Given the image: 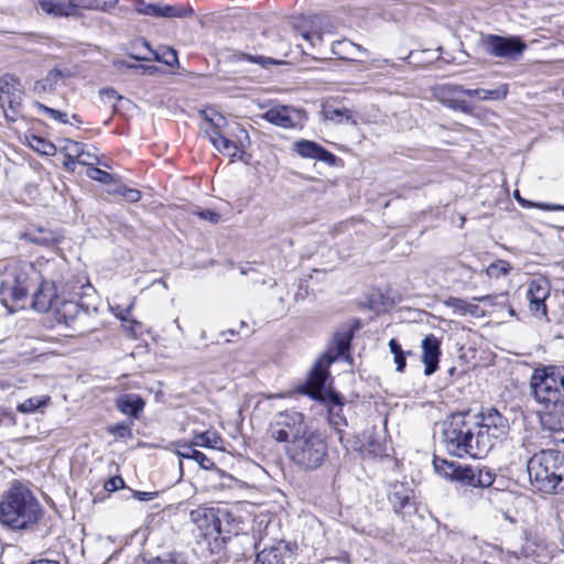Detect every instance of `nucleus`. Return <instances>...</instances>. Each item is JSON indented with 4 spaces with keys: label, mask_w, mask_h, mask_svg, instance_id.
Returning a JSON list of instances; mask_svg holds the SVG:
<instances>
[{
    "label": "nucleus",
    "mask_w": 564,
    "mask_h": 564,
    "mask_svg": "<svg viewBox=\"0 0 564 564\" xmlns=\"http://www.w3.org/2000/svg\"><path fill=\"white\" fill-rule=\"evenodd\" d=\"M246 57H247V59L252 61L254 63H258V64H260V65H262L264 67L267 65H269V64H275L276 63L272 58H267V57H262V56H259V57L246 56Z\"/></svg>",
    "instance_id": "bf43d9fd"
},
{
    "label": "nucleus",
    "mask_w": 564,
    "mask_h": 564,
    "mask_svg": "<svg viewBox=\"0 0 564 564\" xmlns=\"http://www.w3.org/2000/svg\"><path fill=\"white\" fill-rule=\"evenodd\" d=\"M508 431V420L495 409H489L479 416L459 413L444 423L443 443L454 456L482 458Z\"/></svg>",
    "instance_id": "f257e3e1"
},
{
    "label": "nucleus",
    "mask_w": 564,
    "mask_h": 564,
    "mask_svg": "<svg viewBox=\"0 0 564 564\" xmlns=\"http://www.w3.org/2000/svg\"><path fill=\"white\" fill-rule=\"evenodd\" d=\"M134 302H135V301L133 300V301L131 302V304H130L126 310H121V311H119L118 313H116V316H117L118 318H120V316H126V317H128V315L130 314L131 310H132V308H133V306H134Z\"/></svg>",
    "instance_id": "680f3d73"
},
{
    "label": "nucleus",
    "mask_w": 564,
    "mask_h": 564,
    "mask_svg": "<svg viewBox=\"0 0 564 564\" xmlns=\"http://www.w3.org/2000/svg\"><path fill=\"white\" fill-rule=\"evenodd\" d=\"M508 84H501L495 89H466L467 97H477L479 100H503L508 96Z\"/></svg>",
    "instance_id": "c9c22d12"
},
{
    "label": "nucleus",
    "mask_w": 564,
    "mask_h": 564,
    "mask_svg": "<svg viewBox=\"0 0 564 564\" xmlns=\"http://www.w3.org/2000/svg\"><path fill=\"white\" fill-rule=\"evenodd\" d=\"M72 75L73 73L67 68L55 67L44 78L34 83L33 93L36 95L53 93L59 83H63Z\"/></svg>",
    "instance_id": "b1692460"
},
{
    "label": "nucleus",
    "mask_w": 564,
    "mask_h": 564,
    "mask_svg": "<svg viewBox=\"0 0 564 564\" xmlns=\"http://www.w3.org/2000/svg\"><path fill=\"white\" fill-rule=\"evenodd\" d=\"M263 119L280 128L293 129L303 127L306 116L305 112L299 108L274 105L263 113Z\"/></svg>",
    "instance_id": "f8f14e48"
},
{
    "label": "nucleus",
    "mask_w": 564,
    "mask_h": 564,
    "mask_svg": "<svg viewBox=\"0 0 564 564\" xmlns=\"http://www.w3.org/2000/svg\"><path fill=\"white\" fill-rule=\"evenodd\" d=\"M507 294H500V295H484L474 297L471 302L449 296L446 300H444L443 304L451 308L454 315L465 317L470 316L475 318H480L486 315V312L484 308H481L476 302H484L488 303L489 305L495 304V300L497 299H506Z\"/></svg>",
    "instance_id": "ddd939ff"
},
{
    "label": "nucleus",
    "mask_w": 564,
    "mask_h": 564,
    "mask_svg": "<svg viewBox=\"0 0 564 564\" xmlns=\"http://www.w3.org/2000/svg\"><path fill=\"white\" fill-rule=\"evenodd\" d=\"M28 144L30 145L31 149H33L37 153L46 155V156H52L56 152V147L52 142H50L41 137H37V135L29 137Z\"/></svg>",
    "instance_id": "58836bf2"
},
{
    "label": "nucleus",
    "mask_w": 564,
    "mask_h": 564,
    "mask_svg": "<svg viewBox=\"0 0 564 564\" xmlns=\"http://www.w3.org/2000/svg\"><path fill=\"white\" fill-rule=\"evenodd\" d=\"M433 467L438 476L446 480L455 481L460 464L435 456L433 459Z\"/></svg>",
    "instance_id": "e433bc0d"
},
{
    "label": "nucleus",
    "mask_w": 564,
    "mask_h": 564,
    "mask_svg": "<svg viewBox=\"0 0 564 564\" xmlns=\"http://www.w3.org/2000/svg\"><path fill=\"white\" fill-rule=\"evenodd\" d=\"M498 495H499V500L505 503L516 502V501L521 500L520 498L516 497L512 492H509V491H501V492H498Z\"/></svg>",
    "instance_id": "5fc2aeb1"
},
{
    "label": "nucleus",
    "mask_w": 564,
    "mask_h": 564,
    "mask_svg": "<svg viewBox=\"0 0 564 564\" xmlns=\"http://www.w3.org/2000/svg\"><path fill=\"white\" fill-rule=\"evenodd\" d=\"M53 312L59 323L68 324L78 315L79 306L78 303L73 300H65L59 297V303H56Z\"/></svg>",
    "instance_id": "72a5a7b5"
},
{
    "label": "nucleus",
    "mask_w": 564,
    "mask_h": 564,
    "mask_svg": "<svg viewBox=\"0 0 564 564\" xmlns=\"http://www.w3.org/2000/svg\"><path fill=\"white\" fill-rule=\"evenodd\" d=\"M0 96L8 102L9 110L6 111V118L15 121L22 106L23 87L20 79L11 74L0 77Z\"/></svg>",
    "instance_id": "4468645a"
},
{
    "label": "nucleus",
    "mask_w": 564,
    "mask_h": 564,
    "mask_svg": "<svg viewBox=\"0 0 564 564\" xmlns=\"http://www.w3.org/2000/svg\"><path fill=\"white\" fill-rule=\"evenodd\" d=\"M225 517L218 512V508L198 507L189 513L191 521L197 527L200 535L206 540L217 542L219 540V518Z\"/></svg>",
    "instance_id": "9b49d317"
},
{
    "label": "nucleus",
    "mask_w": 564,
    "mask_h": 564,
    "mask_svg": "<svg viewBox=\"0 0 564 564\" xmlns=\"http://www.w3.org/2000/svg\"><path fill=\"white\" fill-rule=\"evenodd\" d=\"M551 284L544 276H539L530 281L527 291L531 312L542 318H546L547 308L545 301L550 296Z\"/></svg>",
    "instance_id": "dca6fc26"
},
{
    "label": "nucleus",
    "mask_w": 564,
    "mask_h": 564,
    "mask_svg": "<svg viewBox=\"0 0 564 564\" xmlns=\"http://www.w3.org/2000/svg\"><path fill=\"white\" fill-rule=\"evenodd\" d=\"M325 120L332 121L337 124L350 123L356 126L358 119L355 112L347 108H337L332 105H325L322 110Z\"/></svg>",
    "instance_id": "bb28decb"
},
{
    "label": "nucleus",
    "mask_w": 564,
    "mask_h": 564,
    "mask_svg": "<svg viewBox=\"0 0 564 564\" xmlns=\"http://www.w3.org/2000/svg\"><path fill=\"white\" fill-rule=\"evenodd\" d=\"M52 399L47 394L31 397L17 405V411L21 414L44 413L51 404Z\"/></svg>",
    "instance_id": "7c9ffc66"
},
{
    "label": "nucleus",
    "mask_w": 564,
    "mask_h": 564,
    "mask_svg": "<svg viewBox=\"0 0 564 564\" xmlns=\"http://www.w3.org/2000/svg\"><path fill=\"white\" fill-rule=\"evenodd\" d=\"M176 61V52L174 50H169V52L166 53V57L164 58V63L167 65H173Z\"/></svg>",
    "instance_id": "052dcab7"
},
{
    "label": "nucleus",
    "mask_w": 564,
    "mask_h": 564,
    "mask_svg": "<svg viewBox=\"0 0 564 564\" xmlns=\"http://www.w3.org/2000/svg\"><path fill=\"white\" fill-rule=\"evenodd\" d=\"M303 39L308 41L312 46H316L317 44H319L322 42V36H321V34H317V33H312V34L304 33Z\"/></svg>",
    "instance_id": "4d7b16f0"
},
{
    "label": "nucleus",
    "mask_w": 564,
    "mask_h": 564,
    "mask_svg": "<svg viewBox=\"0 0 564 564\" xmlns=\"http://www.w3.org/2000/svg\"><path fill=\"white\" fill-rule=\"evenodd\" d=\"M195 215L200 219L208 221L210 224H218L221 219L220 214L216 213L212 209L198 210L195 212Z\"/></svg>",
    "instance_id": "3c124183"
},
{
    "label": "nucleus",
    "mask_w": 564,
    "mask_h": 564,
    "mask_svg": "<svg viewBox=\"0 0 564 564\" xmlns=\"http://www.w3.org/2000/svg\"><path fill=\"white\" fill-rule=\"evenodd\" d=\"M172 446L174 447V453L177 456L186 459H192L194 456L193 453L197 452V449L194 448L195 446L192 443L186 444L185 442H175L173 443Z\"/></svg>",
    "instance_id": "49530a36"
},
{
    "label": "nucleus",
    "mask_w": 564,
    "mask_h": 564,
    "mask_svg": "<svg viewBox=\"0 0 564 564\" xmlns=\"http://www.w3.org/2000/svg\"><path fill=\"white\" fill-rule=\"evenodd\" d=\"M538 206H539L541 209H547V210H564V206H562V205L549 206V205H542V204H539Z\"/></svg>",
    "instance_id": "0e129e2a"
},
{
    "label": "nucleus",
    "mask_w": 564,
    "mask_h": 564,
    "mask_svg": "<svg viewBox=\"0 0 564 564\" xmlns=\"http://www.w3.org/2000/svg\"><path fill=\"white\" fill-rule=\"evenodd\" d=\"M34 108H36L40 112H42L43 115H46L48 118L57 121V122H61V123H67L68 122V119H67V113L63 112V111H59L57 109H53V108H50L39 101H35L33 104Z\"/></svg>",
    "instance_id": "37998d69"
},
{
    "label": "nucleus",
    "mask_w": 564,
    "mask_h": 564,
    "mask_svg": "<svg viewBox=\"0 0 564 564\" xmlns=\"http://www.w3.org/2000/svg\"><path fill=\"white\" fill-rule=\"evenodd\" d=\"M194 456H193V460H195L200 468L205 469V470H212L215 468V463L209 458L207 457L204 453L197 451L196 453H193Z\"/></svg>",
    "instance_id": "8fccbe9b"
},
{
    "label": "nucleus",
    "mask_w": 564,
    "mask_h": 564,
    "mask_svg": "<svg viewBox=\"0 0 564 564\" xmlns=\"http://www.w3.org/2000/svg\"><path fill=\"white\" fill-rule=\"evenodd\" d=\"M351 334L349 332H338L334 335L328 349L315 361L308 378L316 384L323 380H329V366L349 348Z\"/></svg>",
    "instance_id": "6e6552de"
},
{
    "label": "nucleus",
    "mask_w": 564,
    "mask_h": 564,
    "mask_svg": "<svg viewBox=\"0 0 564 564\" xmlns=\"http://www.w3.org/2000/svg\"><path fill=\"white\" fill-rule=\"evenodd\" d=\"M119 3V0H70L73 17L85 11L110 12Z\"/></svg>",
    "instance_id": "a878e982"
},
{
    "label": "nucleus",
    "mask_w": 564,
    "mask_h": 564,
    "mask_svg": "<svg viewBox=\"0 0 564 564\" xmlns=\"http://www.w3.org/2000/svg\"><path fill=\"white\" fill-rule=\"evenodd\" d=\"M502 516H503V518H505L507 521H509L510 523H513V524H514V523H517V519H516V518H513V517L510 514V512H509V511H502Z\"/></svg>",
    "instance_id": "69168bd1"
},
{
    "label": "nucleus",
    "mask_w": 564,
    "mask_h": 564,
    "mask_svg": "<svg viewBox=\"0 0 564 564\" xmlns=\"http://www.w3.org/2000/svg\"><path fill=\"white\" fill-rule=\"evenodd\" d=\"M531 485L541 492L556 494L564 490V453L541 451L528 462Z\"/></svg>",
    "instance_id": "39448f33"
},
{
    "label": "nucleus",
    "mask_w": 564,
    "mask_h": 564,
    "mask_svg": "<svg viewBox=\"0 0 564 564\" xmlns=\"http://www.w3.org/2000/svg\"><path fill=\"white\" fill-rule=\"evenodd\" d=\"M204 115L206 117V124L202 129L204 131L206 129L208 131L216 130L223 133L224 128L227 126L226 118L216 111H210V116H208L207 111H204Z\"/></svg>",
    "instance_id": "ea45409f"
},
{
    "label": "nucleus",
    "mask_w": 564,
    "mask_h": 564,
    "mask_svg": "<svg viewBox=\"0 0 564 564\" xmlns=\"http://www.w3.org/2000/svg\"><path fill=\"white\" fill-rule=\"evenodd\" d=\"M87 174L91 180L100 183H109L112 180V176L108 172L98 167L88 169Z\"/></svg>",
    "instance_id": "09e8293b"
},
{
    "label": "nucleus",
    "mask_w": 564,
    "mask_h": 564,
    "mask_svg": "<svg viewBox=\"0 0 564 564\" xmlns=\"http://www.w3.org/2000/svg\"><path fill=\"white\" fill-rule=\"evenodd\" d=\"M144 404L145 403L143 399L140 395L133 393L120 395L116 401L118 410L121 413L132 417L139 416L144 408Z\"/></svg>",
    "instance_id": "cd10ccee"
},
{
    "label": "nucleus",
    "mask_w": 564,
    "mask_h": 564,
    "mask_svg": "<svg viewBox=\"0 0 564 564\" xmlns=\"http://www.w3.org/2000/svg\"><path fill=\"white\" fill-rule=\"evenodd\" d=\"M40 282V288L33 295L32 308L40 313L53 312L56 303H59V296L56 293V285L55 283L48 282L44 279Z\"/></svg>",
    "instance_id": "aec40b11"
},
{
    "label": "nucleus",
    "mask_w": 564,
    "mask_h": 564,
    "mask_svg": "<svg viewBox=\"0 0 564 564\" xmlns=\"http://www.w3.org/2000/svg\"><path fill=\"white\" fill-rule=\"evenodd\" d=\"M511 271V265L506 260H497L489 264L486 269V273L489 278L498 279L507 275Z\"/></svg>",
    "instance_id": "79ce46f5"
},
{
    "label": "nucleus",
    "mask_w": 564,
    "mask_h": 564,
    "mask_svg": "<svg viewBox=\"0 0 564 564\" xmlns=\"http://www.w3.org/2000/svg\"><path fill=\"white\" fill-rule=\"evenodd\" d=\"M158 496L156 492H149V491H135L134 497L140 501H150L154 499Z\"/></svg>",
    "instance_id": "6e6d98bb"
},
{
    "label": "nucleus",
    "mask_w": 564,
    "mask_h": 564,
    "mask_svg": "<svg viewBox=\"0 0 564 564\" xmlns=\"http://www.w3.org/2000/svg\"><path fill=\"white\" fill-rule=\"evenodd\" d=\"M484 51L495 57L518 59L527 48V44L518 36H499L489 34L481 39Z\"/></svg>",
    "instance_id": "9d476101"
},
{
    "label": "nucleus",
    "mask_w": 564,
    "mask_h": 564,
    "mask_svg": "<svg viewBox=\"0 0 564 564\" xmlns=\"http://www.w3.org/2000/svg\"><path fill=\"white\" fill-rule=\"evenodd\" d=\"M514 198L521 204V206L523 207H530L532 206L533 204H531L530 202L523 199L520 194H519V191H516L514 192Z\"/></svg>",
    "instance_id": "e2e57ef3"
},
{
    "label": "nucleus",
    "mask_w": 564,
    "mask_h": 564,
    "mask_svg": "<svg viewBox=\"0 0 564 564\" xmlns=\"http://www.w3.org/2000/svg\"><path fill=\"white\" fill-rule=\"evenodd\" d=\"M347 449L359 452L364 456L379 457L387 455V446L372 431H365L361 436L346 440L343 444Z\"/></svg>",
    "instance_id": "a211bd4d"
},
{
    "label": "nucleus",
    "mask_w": 564,
    "mask_h": 564,
    "mask_svg": "<svg viewBox=\"0 0 564 564\" xmlns=\"http://www.w3.org/2000/svg\"><path fill=\"white\" fill-rule=\"evenodd\" d=\"M205 134L208 137L212 144L223 154L229 156L231 160L241 159L243 153L242 143L238 144L237 142L229 140L224 133L212 130H205Z\"/></svg>",
    "instance_id": "5701e85b"
},
{
    "label": "nucleus",
    "mask_w": 564,
    "mask_h": 564,
    "mask_svg": "<svg viewBox=\"0 0 564 564\" xmlns=\"http://www.w3.org/2000/svg\"><path fill=\"white\" fill-rule=\"evenodd\" d=\"M413 498V490L405 484L395 482L391 487L389 499L395 512H401Z\"/></svg>",
    "instance_id": "c85d7f7f"
},
{
    "label": "nucleus",
    "mask_w": 564,
    "mask_h": 564,
    "mask_svg": "<svg viewBox=\"0 0 564 564\" xmlns=\"http://www.w3.org/2000/svg\"><path fill=\"white\" fill-rule=\"evenodd\" d=\"M422 362L424 364V373L433 375L438 368L441 356V341L434 335H427L421 343Z\"/></svg>",
    "instance_id": "4be33fe9"
},
{
    "label": "nucleus",
    "mask_w": 564,
    "mask_h": 564,
    "mask_svg": "<svg viewBox=\"0 0 564 564\" xmlns=\"http://www.w3.org/2000/svg\"><path fill=\"white\" fill-rule=\"evenodd\" d=\"M148 564H181L174 554H164L151 560Z\"/></svg>",
    "instance_id": "603ef678"
},
{
    "label": "nucleus",
    "mask_w": 564,
    "mask_h": 564,
    "mask_svg": "<svg viewBox=\"0 0 564 564\" xmlns=\"http://www.w3.org/2000/svg\"><path fill=\"white\" fill-rule=\"evenodd\" d=\"M389 348L390 351L393 355V360L397 366V371L403 372L405 368V356L408 352H404L400 346V344L397 341V339L392 338L389 341Z\"/></svg>",
    "instance_id": "a19ab883"
},
{
    "label": "nucleus",
    "mask_w": 564,
    "mask_h": 564,
    "mask_svg": "<svg viewBox=\"0 0 564 564\" xmlns=\"http://www.w3.org/2000/svg\"><path fill=\"white\" fill-rule=\"evenodd\" d=\"M124 485L123 479L121 477H112L105 484V489L107 491H116L119 488H122Z\"/></svg>",
    "instance_id": "864d4df0"
},
{
    "label": "nucleus",
    "mask_w": 564,
    "mask_h": 564,
    "mask_svg": "<svg viewBox=\"0 0 564 564\" xmlns=\"http://www.w3.org/2000/svg\"><path fill=\"white\" fill-rule=\"evenodd\" d=\"M329 380H323L314 384L312 378H307L305 386L301 388L303 393H307L313 399L325 404L328 411V422L338 434V440L341 444L345 443L344 427L347 426V421L343 415L344 400L341 395L330 388Z\"/></svg>",
    "instance_id": "0eeeda50"
},
{
    "label": "nucleus",
    "mask_w": 564,
    "mask_h": 564,
    "mask_svg": "<svg viewBox=\"0 0 564 564\" xmlns=\"http://www.w3.org/2000/svg\"><path fill=\"white\" fill-rule=\"evenodd\" d=\"M67 150L69 152V159L74 156L76 161L80 164H90V154L84 151V145L82 143L70 142V144L67 147Z\"/></svg>",
    "instance_id": "c03bdc74"
},
{
    "label": "nucleus",
    "mask_w": 564,
    "mask_h": 564,
    "mask_svg": "<svg viewBox=\"0 0 564 564\" xmlns=\"http://www.w3.org/2000/svg\"><path fill=\"white\" fill-rule=\"evenodd\" d=\"M109 431L116 435L121 436V437H123L126 434L129 433V429L124 424H118L113 427H110Z\"/></svg>",
    "instance_id": "13d9d810"
},
{
    "label": "nucleus",
    "mask_w": 564,
    "mask_h": 564,
    "mask_svg": "<svg viewBox=\"0 0 564 564\" xmlns=\"http://www.w3.org/2000/svg\"><path fill=\"white\" fill-rule=\"evenodd\" d=\"M52 264L48 261L14 262L9 264L0 282V301L12 313L18 304L23 300L31 285L40 283Z\"/></svg>",
    "instance_id": "7ed1b4c3"
},
{
    "label": "nucleus",
    "mask_w": 564,
    "mask_h": 564,
    "mask_svg": "<svg viewBox=\"0 0 564 564\" xmlns=\"http://www.w3.org/2000/svg\"><path fill=\"white\" fill-rule=\"evenodd\" d=\"M433 95L437 101L447 108L464 113H471L473 107L466 100V89L457 85H438L434 88Z\"/></svg>",
    "instance_id": "2eb2a0df"
},
{
    "label": "nucleus",
    "mask_w": 564,
    "mask_h": 564,
    "mask_svg": "<svg viewBox=\"0 0 564 564\" xmlns=\"http://www.w3.org/2000/svg\"><path fill=\"white\" fill-rule=\"evenodd\" d=\"M292 148L302 159L315 160L328 165H334L336 162V156L332 152L311 140H297L293 143Z\"/></svg>",
    "instance_id": "6ab92c4d"
},
{
    "label": "nucleus",
    "mask_w": 564,
    "mask_h": 564,
    "mask_svg": "<svg viewBox=\"0 0 564 564\" xmlns=\"http://www.w3.org/2000/svg\"><path fill=\"white\" fill-rule=\"evenodd\" d=\"M294 554L288 543L281 541L264 547L257 555V564H292Z\"/></svg>",
    "instance_id": "412c9836"
},
{
    "label": "nucleus",
    "mask_w": 564,
    "mask_h": 564,
    "mask_svg": "<svg viewBox=\"0 0 564 564\" xmlns=\"http://www.w3.org/2000/svg\"><path fill=\"white\" fill-rule=\"evenodd\" d=\"M531 387L545 410L543 423L553 431L564 430V368L546 366L534 370Z\"/></svg>",
    "instance_id": "f03ea898"
},
{
    "label": "nucleus",
    "mask_w": 564,
    "mask_h": 564,
    "mask_svg": "<svg viewBox=\"0 0 564 564\" xmlns=\"http://www.w3.org/2000/svg\"><path fill=\"white\" fill-rule=\"evenodd\" d=\"M120 319L122 321V327L124 332L131 338H138L142 334V324L140 322L130 319L126 316H120Z\"/></svg>",
    "instance_id": "a18cd8bd"
},
{
    "label": "nucleus",
    "mask_w": 564,
    "mask_h": 564,
    "mask_svg": "<svg viewBox=\"0 0 564 564\" xmlns=\"http://www.w3.org/2000/svg\"><path fill=\"white\" fill-rule=\"evenodd\" d=\"M307 431L302 413L296 411L280 412L270 423V436L276 442H291Z\"/></svg>",
    "instance_id": "1a4fd4ad"
},
{
    "label": "nucleus",
    "mask_w": 564,
    "mask_h": 564,
    "mask_svg": "<svg viewBox=\"0 0 564 564\" xmlns=\"http://www.w3.org/2000/svg\"><path fill=\"white\" fill-rule=\"evenodd\" d=\"M332 52L338 58L347 61H361V57L368 56L366 48L346 39L334 42Z\"/></svg>",
    "instance_id": "393cba45"
},
{
    "label": "nucleus",
    "mask_w": 564,
    "mask_h": 564,
    "mask_svg": "<svg viewBox=\"0 0 564 564\" xmlns=\"http://www.w3.org/2000/svg\"><path fill=\"white\" fill-rule=\"evenodd\" d=\"M42 509L34 495L22 485H13L0 501V522L12 529L34 525Z\"/></svg>",
    "instance_id": "20e7f679"
},
{
    "label": "nucleus",
    "mask_w": 564,
    "mask_h": 564,
    "mask_svg": "<svg viewBox=\"0 0 564 564\" xmlns=\"http://www.w3.org/2000/svg\"><path fill=\"white\" fill-rule=\"evenodd\" d=\"M102 94L107 95L109 98H116L117 93L113 89H105L102 90Z\"/></svg>",
    "instance_id": "338daca9"
},
{
    "label": "nucleus",
    "mask_w": 564,
    "mask_h": 564,
    "mask_svg": "<svg viewBox=\"0 0 564 564\" xmlns=\"http://www.w3.org/2000/svg\"><path fill=\"white\" fill-rule=\"evenodd\" d=\"M135 10L140 13L147 15H156V17H174L175 10L172 7H158L154 4H145L142 1L135 2Z\"/></svg>",
    "instance_id": "4c0bfd02"
},
{
    "label": "nucleus",
    "mask_w": 564,
    "mask_h": 564,
    "mask_svg": "<svg viewBox=\"0 0 564 564\" xmlns=\"http://www.w3.org/2000/svg\"><path fill=\"white\" fill-rule=\"evenodd\" d=\"M118 194H120L126 200L130 203H137L141 198V193L138 189L134 188H128L126 186H119L116 191Z\"/></svg>",
    "instance_id": "de8ad7c7"
},
{
    "label": "nucleus",
    "mask_w": 564,
    "mask_h": 564,
    "mask_svg": "<svg viewBox=\"0 0 564 564\" xmlns=\"http://www.w3.org/2000/svg\"><path fill=\"white\" fill-rule=\"evenodd\" d=\"M25 237L31 242L41 246H51L54 243H58L62 238V236L58 232L42 227L29 229L25 232Z\"/></svg>",
    "instance_id": "473e14b6"
},
{
    "label": "nucleus",
    "mask_w": 564,
    "mask_h": 564,
    "mask_svg": "<svg viewBox=\"0 0 564 564\" xmlns=\"http://www.w3.org/2000/svg\"><path fill=\"white\" fill-rule=\"evenodd\" d=\"M224 440L217 431L207 430L196 433L192 440L194 446L205 447L225 452Z\"/></svg>",
    "instance_id": "c756f323"
},
{
    "label": "nucleus",
    "mask_w": 564,
    "mask_h": 564,
    "mask_svg": "<svg viewBox=\"0 0 564 564\" xmlns=\"http://www.w3.org/2000/svg\"><path fill=\"white\" fill-rule=\"evenodd\" d=\"M37 6L44 13L55 18L73 17L70 0H39Z\"/></svg>",
    "instance_id": "2f4dec72"
},
{
    "label": "nucleus",
    "mask_w": 564,
    "mask_h": 564,
    "mask_svg": "<svg viewBox=\"0 0 564 564\" xmlns=\"http://www.w3.org/2000/svg\"><path fill=\"white\" fill-rule=\"evenodd\" d=\"M218 512L225 514V517H218L219 539L225 540L232 534H238L241 530V523L225 508H218Z\"/></svg>",
    "instance_id": "f704fd0d"
},
{
    "label": "nucleus",
    "mask_w": 564,
    "mask_h": 564,
    "mask_svg": "<svg viewBox=\"0 0 564 564\" xmlns=\"http://www.w3.org/2000/svg\"><path fill=\"white\" fill-rule=\"evenodd\" d=\"M327 454V443L316 431L307 430L301 437L292 440L286 447L290 460L304 470H314L321 467Z\"/></svg>",
    "instance_id": "423d86ee"
},
{
    "label": "nucleus",
    "mask_w": 564,
    "mask_h": 564,
    "mask_svg": "<svg viewBox=\"0 0 564 564\" xmlns=\"http://www.w3.org/2000/svg\"><path fill=\"white\" fill-rule=\"evenodd\" d=\"M496 479V474L488 467L460 465L455 482L473 488H488Z\"/></svg>",
    "instance_id": "f3484780"
},
{
    "label": "nucleus",
    "mask_w": 564,
    "mask_h": 564,
    "mask_svg": "<svg viewBox=\"0 0 564 564\" xmlns=\"http://www.w3.org/2000/svg\"><path fill=\"white\" fill-rule=\"evenodd\" d=\"M144 73L151 74L155 68L153 66H142Z\"/></svg>",
    "instance_id": "774afa93"
}]
</instances>
